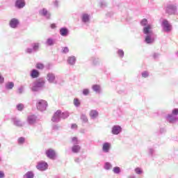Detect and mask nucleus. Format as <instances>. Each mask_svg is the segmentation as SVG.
<instances>
[{"label":"nucleus","instance_id":"nucleus-16","mask_svg":"<svg viewBox=\"0 0 178 178\" xmlns=\"http://www.w3.org/2000/svg\"><path fill=\"white\" fill-rule=\"evenodd\" d=\"M11 122L13 123L14 126H16L17 127H23V122L20 120V119L17 118H11Z\"/></svg>","mask_w":178,"mask_h":178},{"label":"nucleus","instance_id":"nucleus-5","mask_svg":"<svg viewBox=\"0 0 178 178\" xmlns=\"http://www.w3.org/2000/svg\"><path fill=\"white\" fill-rule=\"evenodd\" d=\"M36 108L38 111H40V112H44V111H47V108H48V103L44 99H40L36 104Z\"/></svg>","mask_w":178,"mask_h":178},{"label":"nucleus","instance_id":"nucleus-51","mask_svg":"<svg viewBox=\"0 0 178 178\" xmlns=\"http://www.w3.org/2000/svg\"><path fill=\"white\" fill-rule=\"evenodd\" d=\"M5 83V78L2 74H0V86L1 84H3Z\"/></svg>","mask_w":178,"mask_h":178},{"label":"nucleus","instance_id":"nucleus-33","mask_svg":"<svg viewBox=\"0 0 178 178\" xmlns=\"http://www.w3.org/2000/svg\"><path fill=\"white\" fill-rule=\"evenodd\" d=\"M104 168L105 170H111L112 169V164L110 162H106Z\"/></svg>","mask_w":178,"mask_h":178},{"label":"nucleus","instance_id":"nucleus-20","mask_svg":"<svg viewBox=\"0 0 178 178\" xmlns=\"http://www.w3.org/2000/svg\"><path fill=\"white\" fill-rule=\"evenodd\" d=\"M81 19L82 23H84V24L90 23V15L88 13H83L81 16Z\"/></svg>","mask_w":178,"mask_h":178},{"label":"nucleus","instance_id":"nucleus-40","mask_svg":"<svg viewBox=\"0 0 178 178\" xmlns=\"http://www.w3.org/2000/svg\"><path fill=\"white\" fill-rule=\"evenodd\" d=\"M117 54L120 58H124V51L122 49H118Z\"/></svg>","mask_w":178,"mask_h":178},{"label":"nucleus","instance_id":"nucleus-12","mask_svg":"<svg viewBox=\"0 0 178 178\" xmlns=\"http://www.w3.org/2000/svg\"><path fill=\"white\" fill-rule=\"evenodd\" d=\"M39 14L40 16H42L43 17H45L47 20H49L51 19V13L48 12V10L47 8H42L39 11Z\"/></svg>","mask_w":178,"mask_h":178},{"label":"nucleus","instance_id":"nucleus-34","mask_svg":"<svg viewBox=\"0 0 178 178\" xmlns=\"http://www.w3.org/2000/svg\"><path fill=\"white\" fill-rule=\"evenodd\" d=\"M113 172L115 175H119L122 172V170L120 169V167L116 166L113 168Z\"/></svg>","mask_w":178,"mask_h":178},{"label":"nucleus","instance_id":"nucleus-35","mask_svg":"<svg viewBox=\"0 0 178 178\" xmlns=\"http://www.w3.org/2000/svg\"><path fill=\"white\" fill-rule=\"evenodd\" d=\"M148 25V19L144 18L140 21V26H143V27H146V26Z\"/></svg>","mask_w":178,"mask_h":178},{"label":"nucleus","instance_id":"nucleus-32","mask_svg":"<svg viewBox=\"0 0 178 178\" xmlns=\"http://www.w3.org/2000/svg\"><path fill=\"white\" fill-rule=\"evenodd\" d=\"M17 143L19 145H23L24 143H26V138L24 137H19L17 140Z\"/></svg>","mask_w":178,"mask_h":178},{"label":"nucleus","instance_id":"nucleus-13","mask_svg":"<svg viewBox=\"0 0 178 178\" xmlns=\"http://www.w3.org/2000/svg\"><path fill=\"white\" fill-rule=\"evenodd\" d=\"M145 42L151 45L155 42V37L154 35H146L145 37Z\"/></svg>","mask_w":178,"mask_h":178},{"label":"nucleus","instance_id":"nucleus-28","mask_svg":"<svg viewBox=\"0 0 178 178\" xmlns=\"http://www.w3.org/2000/svg\"><path fill=\"white\" fill-rule=\"evenodd\" d=\"M92 90L96 92V94H99L101 92V86L99 85H93L92 86Z\"/></svg>","mask_w":178,"mask_h":178},{"label":"nucleus","instance_id":"nucleus-21","mask_svg":"<svg viewBox=\"0 0 178 178\" xmlns=\"http://www.w3.org/2000/svg\"><path fill=\"white\" fill-rule=\"evenodd\" d=\"M31 79H38L40 77V71L35 69H33L30 72Z\"/></svg>","mask_w":178,"mask_h":178},{"label":"nucleus","instance_id":"nucleus-25","mask_svg":"<svg viewBox=\"0 0 178 178\" xmlns=\"http://www.w3.org/2000/svg\"><path fill=\"white\" fill-rule=\"evenodd\" d=\"M80 149H81V147L79 145H74L71 148L72 152L74 154H79Z\"/></svg>","mask_w":178,"mask_h":178},{"label":"nucleus","instance_id":"nucleus-48","mask_svg":"<svg viewBox=\"0 0 178 178\" xmlns=\"http://www.w3.org/2000/svg\"><path fill=\"white\" fill-rule=\"evenodd\" d=\"M63 54H69V47H65L62 49Z\"/></svg>","mask_w":178,"mask_h":178},{"label":"nucleus","instance_id":"nucleus-19","mask_svg":"<svg viewBox=\"0 0 178 178\" xmlns=\"http://www.w3.org/2000/svg\"><path fill=\"white\" fill-rule=\"evenodd\" d=\"M37 121V117L35 115H29L27 118V122L30 126H33Z\"/></svg>","mask_w":178,"mask_h":178},{"label":"nucleus","instance_id":"nucleus-55","mask_svg":"<svg viewBox=\"0 0 178 178\" xmlns=\"http://www.w3.org/2000/svg\"><path fill=\"white\" fill-rule=\"evenodd\" d=\"M74 162H76V163H80V162H81V160L80 159V158H76L74 159Z\"/></svg>","mask_w":178,"mask_h":178},{"label":"nucleus","instance_id":"nucleus-26","mask_svg":"<svg viewBox=\"0 0 178 178\" xmlns=\"http://www.w3.org/2000/svg\"><path fill=\"white\" fill-rule=\"evenodd\" d=\"M55 42H56V40L52 38H49L46 40V45H48L49 47H52L53 45H55Z\"/></svg>","mask_w":178,"mask_h":178},{"label":"nucleus","instance_id":"nucleus-53","mask_svg":"<svg viewBox=\"0 0 178 178\" xmlns=\"http://www.w3.org/2000/svg\"><path fill=\"white\" fill-rule=\"evenodd\" d=\"M5 177V172L3 171H0V178H4Z\"/></svg>","mask_w":178,"mask_h":178},{"label":"nucleus","instance_id":"nucleus-8","mask_svg":"<svg viewBox=\"0 0 178 178\" xmlns=\"http://www.w3.org/2000/svg\"><path fill=\"white\" fill-rule=\"evenodd\" d=\"M162 27L163 31H165V33H169L170 31H172V26L170 24H169V21L168 19H164L162 22Z\"/></svg>","mask_w":178,"mask_h":178},{"label":"nucleus","instance_id":"nucleus-49","mask_svg":"<svg viewBox=\"0 0 178 178\" xmlns=\"http://www.w3.org/2000/svg\"><path fill=\"white\" fill-rule=\"evenodd\" d=\"M24 91V86H21L19 88H18V94H22Z\"/></svg>","mask_w":178,"mask_h":178},{"label":"nucleus","instance_id":"nucleus-30","mask_svg":"<svg viewBox=\"0 0 178 178\" xmlns=\"http://www.w3.org/2000/svg\"><path fill=\"white\" fill-rule=\"evenodd\" d=\"M23 178H34V172L33 171H28L24 175Z\"/></svg>","mask_w":178,"mask_h":178},{"label":"nucleus","instance_id":"nucleus-27","mask_svg":"<svg viewBox=\"0 0 178 178\" xmlns=\"http://www.w3.org/2000/svg\"><path fill=\"white\" fill-rule=\"evenodd\" d=\"M13 87H15V83L12 81H8L5 83V88L8 90H13Z\"/></svg>","mask_w":178,"mask_h":178},{"label":"nucleus","instance_id":"nucleus-29","mask_svg":"<svg viewBox=\"0 0 178 178\" xmlns=\"http://www.w3.org/2000/svg\"><path fill=\"white\" fill-rule=\"evenodd\" d=\"M99 113L98 111H97V110H92L90 113V116L92 119H96Z\"/></svg>","mask_w":178,"mask_h":178},{"label":"nucleus","instance_id":"nucleus-15","mask_svg":"<svg viewBox=\"0 0 178 178\" xmlns=\"http://www.w3.org/2000/svg\"><path fill=\"white\" fill-rule=\"evenodd\" d=\"M19 23L20 22H19V19L16 18H13L9 22V26L11 29H17Z\"/></svg>","mask_w":178,"mask_h":178},{"label":"nucleus","instance_id":"nucleus-6","mask_svg":"<svg viewBox=\"0 0 178 178\" xmlns=\"http://www.w3.org/2000/svg\"><path fill=\"white\" fill-rule=\"evenodd\" d=\"M36 168L38 169V170L44 172L47 170V169H48V163L44 161H39L36 165Z\"/></svg>","mask_w":178,"mask_h":178},{"label":"nucleus","instance_id":"nucleus-22","mask_svg":"<svg viewBox=\"0 0 178 178\" xmlns=\"http://www.w3.org/2000/svg\"><path fill=\"white\" fill-rule=\"evenodd\" d=\"M102 151L105 152V154H108V152L111 151V144L108 142L103 143Z\"/></svg>","mask_w":178,"mask_h":178},{"label":"nucleus","instance_id":"nucleus-18","mask_svg":"<svg viewBox=\"0 0 178 178\" xmlns=\"http://www.w3.org/2000/svg\"><path fill=\"white\" fill-rule=\"evenodd\" d=\"M76 62H77L76 56H71L67 58V63L70 65V66H74V65H76Z\"/></svg>","mask_w":178,"mask_h":178},{"label":"nucleus","instance_id":"nucleus-54","mask_svg":"<svg viewBox=\"0 0 178 178\" xmlns=\"http://www.w3.org/2000/svg\"><path fill=\"white\" fill-rule=\"evenodd\" d=\"M159 56V54H158V53H154L153 55L154 59L158 58Z\"/></svg>","mask_w":178,"mask_h":178},{"label":"nucleus","instance_id":"nucleus-1","mask_svg":"<svg viewBox=\"0 0 178 178\" xmlns=\"http://www.w3.org/2000/svg\"><path fill=\"white\" fill-rule=\"evenodd\" d=\"M44 87H45V80L40 78L31 85V90L32 92H40L44 90Z\"/></svg>","mask_w":178,"mask_h":178},{"label":"nucleus","instance_id":"nucleus-36","mask_svg":"<svg viewBox=\"0 0 178 178\" xmlns=\"http://www.w3.org/2000/svg\"><path fill=\"white\" fill-rule=\"evenodd\" d=\"M74 105L76 106V108H79L80 105H81V103L80 102V100L77 98L74 99Z\"/></svg>","mask_w":178,"mask_h":178},{"label":"nucleus","instance_id":"nucleus-50","mask_svg":"<svg viewBox=\"0 0 178 178\" xmlns=\"http://www.w3.org/2000/svg\"><path fill=\"white\" fill-rule=\"evenodd\" d=\"M53 4L54 8H59V1L58 0H54Z\"/></svg>","mask_w":178,"mask_h":178},{"label":"nucleus","instance_id":"nucleus-23","mask_svg":"<svg viewBox=\"0 0 178 178\" xmlns=\"http://www.w3.org/2000/svg\"><path fill=\"white\" fill-rule=\"evenodd\" d=\"M59 33L62 37H67L69 35V29L66 27H62L60 29Z\"/></svg>","mask_w":178,"mask_h":178},{"label":"nucleus","instance_id":"nucleus-37","mask_svg":"<svg viewBox=\"0 0 178 178\" xmlns=\"http://www.w3.org/2000/svg\"><path fill=\"white\" fill-rule=\"evenodd\" d=\"M141 76L143 79H147V78L149 77V72L148 71H143L141 73Z\"/></svg>","mask_w":178,"mask_h":178},{"label":"nucleus","instance_id":"nucleus-2","mask_svg":"<svg viewBox=\"0 0 178 178\" xmlns=\"http://www.w3.org/2000/svg\"><path fill=\"white\" fill-rule=\"evenodd\" d=\"M165 119L168 123L170 124H175L178 122V108H174L172 110L171 113H168L165 115Z\"/></svg>","mask_w":178,"mask_h":178},{"label":"nucleus","instance_id":"nucleus-41","mask_svg":"<svg viewBox=\"0 0 178 178\" xmlns=\"http://www.w3.org/2000/svg\"><path fill=\"white\" fill-rule=\"evenodd\" d=\"M82 94L83 95H84L85 97H87V95H90V89L88 88H85L82 90Z\"/></svg>","mask_w":178,"mask_h":178},{"label":"nucleus","instance_id":"nucleus-9","mask_svg":"<svg viewBox=\"0 0 178 178\" xmlns=\"http://www.w3.org/2000/svg\"><path fill=\"white\" fill-rule=\"evenodd\" d=\"M61 116H60V110H58L56 111L51 118V122L54 123H59L60 122Z\"/></svg>","mask_w":178,"mask_h":178},{"label":"nucleus","instance_id":"nucleus-24","mask_svg":"<svg viewBox=\"0 0 178 178\" xmlns=\"http://www.w3.org/2000/svg\"><path fill=\"white\" fill-rule=\"evenodd\" d=\"M90 62H91L93 66H97V65H99V58L96 56H92L89 58Z\"/></svg>","mask_w":178,"mask_h":178},{"label":"nucleus","instance_id":"nucleus-57","mask_svg":"<svg viewBox=\"0 0 178 178\" xmlns=\"http://www.w3.org/2000/svg\"><path fill=\"white\" fill-rule=\"evenodd\" d=\"M51 29H56V24H51L50 25Z\"/></svg>","mask_w":178,"mask_h":178},{"label":"nucleus","instance_id":"nucleus-31","mask_svg":"<svg viewBox=\"0 0 178 178\" xmlns=\"http://www.w3.org/2000/svg\"><path fill=\"white\" fill-rule=\"evenodd\" d=\"M60 116L61 119H67L68 116H70L69 112L65 111L62 113V111H60Z\"/></svg>","mask_w":178,"mask_h":178},{"label":"nucleus","instance_id":"nucleus-4","mask_svg":"<svg viewBox=\"0 0 178 178\" xmlns=\"http://www.w3.org/2000/svg\"><path fill=\"white\" fill-rule=\"evenodd\" d=\"M165 13L172 16L177 13V4L168 3L165 7Z\"/></svg>","mask_w":178,"mask_h":178},{"label":"nucleus","instance_id":"nucleus-61","mask_svg":"<svg viewBox=\"0 0 178 178\" xmlns=\"http://www.w3.org/2000/svg\"><path fill=\"white\" fill-rule=\"evenodd\" d=\"M176 54L178 56V51L176 53Z\"/></svg>","mask_w":178,"mask_h":178},{"label":"nucleus","instance_id":"nucleus-43","mask_svg":"<svg viewBox=\"0 0 178 178\" xmlns=\"http://www.w3.org/2000/svg\"><path fill=\"white\" fill-rule=\"evenodd\" d=\"M35 67H36V69L42 70V69H44V64H42L41 63H38L35 65Z\"/></svg>","mask_w":178,"mask_h":178},{"label":"nucleus","instance_id":"nucleus-17","mask_svg":"<svg viewBox=\"0 0 178 178\" xmlns=\"http://www.w3.org/2000/svg\"><path fill=\"white\" fill-rule=\"evenodd\" d=\"M15 6L17 9H23L26 6V1L24 0H16Z\"/></svg>","mask_w":178,"mask_h":178},{"label":"nucleus","instance_id":"nucleus-11","mask_svg":"<svg viewBox=\"0 0 178 178\" xmlns=\"http://www.w3.org/2000/svg\"><path fill=\"white\" fill-rule=\"evenodd\" d=\"M46 156L49 158V159H54L56 158V152L54 149H48L45 152Z\"/></svg>","mask_w":178,"mask_h":178},{"label":"nucleus","instance_id":"nucleus-56","mask_svg":"<svg viewBox=\"0 0 178 178\" xmlns=\"http://www.w3.org/2000/svg\"><path fill=\"white\" fill-rule=\"evenodd\" d=\"M71 129H77V124H72Z\"/></svg>","mask_w":178,"mask_h":178},{"label":"nucleus","instance_id":"nucleus-47","mask_svg":"<svg viewBox=\"0 0 178 178\" xmlns=\"http://www.w3.org/2000/svg\"><path fill=\"white\" fill-rule=\"evenodd\" d=\"M52 129H53V130H55L56 131L60 129V126H59V124H53Z\"/></svg>","mask_w":178,"mask_h":178},{"label":"nucleus","instance_id":"nucleus-38","mask_svg":"<svg viewBox=\"0 0 178 178\" xmlns=\"http://www.w3.org/2000/svg\"><path fill=\"white\" fill-rule=\"evenodd\" d=\"M148 154L150 155V156H152V158L154 157V154H155V149L149 147L148 149Z\"/></svg>","mask_w":178,"mask_h":178},{"label":"nucleus","instance_id":"nucleus-42","mask_svg":"<svg viewBox=\"0 0 178 178\" xmlns=\"http://www.w3.org/2000/svg\"><path fill=\"white\" fill-rule=\"evenodd\" d=\"M81 120L83 122V123H87L88 122V118H87V115L82 114L81 116Z\"/></svg>","mask_w":178,"mask_h":178},{"label":"nucleus","instance_id":"nucleus-52","mask_svg":"<svg viewBox=\"0 0 178 178\" xmlns=\"http://www.w3.org/2000/svg\"><path fill=\"white\" fill-rule=\"evenodd\" d=\"M163 133H166V129L165 128L160 129V134H163Z\"/></svg>","mask_w":178,"mask_h":178},{"label":"nucleus","instance_id":"nucleus-3","mask_svg":"<svg viewBox=\"0 0 178 178\" xmlns=\"http://www.w3.org/2000/svg\"><path fill=\"white\" fill-rule=\"evenodd\" d=\"M41 44L40 42H33L31 44V47H28L25 49L26 54L31 55V54H37L40 51V47Z\"/></svg>","mask_w":178,"mask_h":178},{"label":"nucleus","instance_id":"nucleus-60","mask_svg":"<svg viewBox=\"0 0 178 178\" xmlns=\"http://www.w3.org/2000/svg\"><path fill=\"white\" fill-rule=\"evenodd\" d=\"M1 147H2V145L0 143V148H1Z\"/></svg>","mask_w":178,"mask_h":178},{"label":"nucleus","instance_id":"nucleus-59","mask_svg":"<svg viewBox=\"0 0 178 178\" xmlns=\"http://www.w3.org/2000/svg\"><path fill=\"white\" fill-rule=\"evenodd\" d=\"M2 161V157L0 156V163Z\"/></svg>","mask_w":178,"mask_h":178},{"label":"nucleus","instance_id":"nucleus-46","mask_svg":"<svg viewBox=\"0 0 178 178\" xmlns=\"http://www.w3.org/2000/svg\"><path fill=\"white\" fill-rule=\"evenodd\" d=\"M100 6L101 8H106L108 6V3L104 0H102L100 1Z\"/></svg>","mask_w":178,"mask_h":178},{"label":"nucleus","instance_id":"nucleus-58","mask_svg":"<svg viewBox=\"0 0 178 178\" xmlns=\"http://www.w3.org/2000/svg\"><path fill=\"white\" fill-rule=\"evenodd\" d=\"M128 178H136V175H129Z\"/></svg>","mask_w":178,"mask_h":178},{"label":"nucleus","instance_id":"nucleus-44","mask_svg":"<svg viewBox=\"0 0 178 178\" xmlns=\"http://www.w3.org/2000/svg\"><path fill=\"white\" fill-rule=\"evenodd\" d=\"M72 143L74 145H79V140L76 137H73L72 138Z\"/></svg>","mask_w":178,"mask_h":178},{"label":"nucleus","instance_id":"nucleus-10","mask_svg":"<svg viewBox=\"0 0 178 178\" xmlns=\"http://www.w3.org/2000/svg\"><path fill=\"white\" fill-rule=\"evenodd\" d=\"M143 31V34L145 35H154V31H152V25L151 24H148L147 26H144Z\"/></svg>","mask_w":178,"mask_h":178},{"label":"nucleus","instance_id":"nucleus-7","mask_svg":"<svg viewBox=\"0 0 178 178\" xmlns=\"http://www.w3.org/2000/svg\"><path fill=\"white\" fill-rule=\"evenodd\" d=\"M47 80L50 84H57L58 81H56V76L55 74L52 72H49L47 74Z\"/></svg>","mask_w":178,"mask_h":178},{"label":"nucleus","instance_id":"nucleus-39","mask_svg":"<svg viewBox=\"0 0 178 178\" xmlns=\"http://www.w3.org/2000/svg\"><path fill=\"white\" fill-rule=\"evenodd\" d=\"M16 108L19 112H22L24 109V105L23 104H18Z\"/></svg>","mask_w":178,"mask_h":178},{"label":"nucleus","instance_id":"nucleus-45","mask_svg":"<svg viewBox=\"0 0 178 178\" xmlns=\"http://www.w3.org/2000/svg\"><path fill=\"white\" fill-rule=\"evenodd\" d=\"M135 173H136V175H143V169H141L140 168H135Z\"/></svg>","mask_w":178,"mask_h":178},{"label":"nucleus","instance_id":"nucleus-14","mask_svg":"<svg viewBox=\"0 0 178 178\" xmlns=\"http://www.w3.org/2000/svg\"><path fill=\"white\" fill-rule=\"evenodd\" d=\"M111 133L114 136H118V134H120V133H122V127H120V125H114L112 127Z\"/></svg>","mask_w":178,"mask_h":178}]
</instances>
